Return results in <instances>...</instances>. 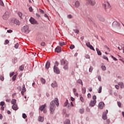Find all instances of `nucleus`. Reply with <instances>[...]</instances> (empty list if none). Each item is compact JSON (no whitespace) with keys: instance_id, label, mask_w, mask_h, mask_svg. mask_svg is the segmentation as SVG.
<instances>
[{"instance_id":"obj_1","label":"nucleus","mask_w":124,"mask_h":124,"mask_svg":"<svg viewBox=\"0 0 124 124\" xmlns=\"http://www.w3.org/2000/svg\"><path fill=\"white\" fill-rule=\"evenodd\" d=\"M55 104H56L57 106H59V105H60V103H59V99L58 98H55L54 100L52 101L50 103L49 106L50 114H54V112H55V109H56V106H55Z\"/></svg>"},{"instance_id":"obj_2","label":"nucleus","mask_w":124,"mask_h":124,"mask_svg":"<svg viewBox=\"0 0 124 124\" xmlns=\"http://www.w3.org/2000/svg\"><path fill=\"white\" fill-rule=\"evenodd\" d=\"M61 62L62 65H64L63 68L65 70L68 69V62L67 61H64V60L62 59L61 61Z\"/></svg>"},{"instance_id":"obj_3","label":"nucleus","mask_w":124,"mask_h":124,"mask_svg":"<svg viewBox=\"0 0 124 124\" xmlns=\"http://www.w3.org/2000/svg\"><path fill=\"white\" fill-rule=\"evenodd\" d=\"M103 6L106 11H108V10L111 8V5L108 2H105V3L103 4Z\"/></svg>"},{"instance_id":"obj_4","label":"nucleus","mask_w":124,"mask_h":124,"mask_svg":"<svg viewBox=\"0 0 124 124\" xmlns=\"http://www.w3.org/2000/svg\"><path fill=\"white\" fill-rule=\"evenodd\" d=\"M86 3H87L88 5L94 6L96 2H95V0H86Z\"/></svg>"},{"instance_id":"obj_5","label":"nucleus","mask_w":124,"mask_h":124,"mask_svg":"<svg viewBox=\"0 0 124 124\" xmlns=\"http://www.w3.org/2000/svg\"><path fill=\"white\" fill-rule=\"evenodd\" d=\"M22 31L25 33H29L30 32V30H29V26L25 25L22 28Z\"/></svg>"},{"instance_id":"obj_6","label":"nucleus","mask_w":124,"mask_h":124,"mask_svg":"<svg viewBox=\"0 0 124 124\" xmlns=\"http://www.w3.org/2000/svg\"><path fill=\"white\" fill-rule=\"evenodd\" d=\"M9 11H6L2 16V19H3V20H7V19L9 18Z\"/></svg>"},{"instance_id":"obj_7","label":"nucleus","mask_w":124,"mask_h":124,"mask_svg":"<svg viewBox=\"0 0 124 124\" xmlns=\"http://www.w3.org/2000/svg\"><path fill=\"white\" fill-rule=\"evenodd\" d=\"M112 26L116 29V30H120L121 29V26H120V23L117 22H114L112 24Z\"/></svg>"},{"instance_id":"obj_8","label":"nucleus","mask_w":124,"mask_h":124,"mask_svg":"<svg viewBox=\"0 0 124 124\" xmlns=\"http://www.w3.org/2000/svg\"><path fill=\"white\" fill-rule=\"evenodd\" d=\"M30 22L31 23V24H36V25H38V23L34 18L33 17H31V19H30Z\"/></svg>"},{"instance_id":"obj_9","label":"nucleus","mask_w":124,"mask_h":124,"mask_svg":"<svg viewBox=\"0 0 124 124\" xmlns=\"http://www.w3.org/2000/svg\"><path fill=\"white\" fill-rule=\"evenodd\" d=\"M26 85L25 84H23L22 86V89L21 91V94L22 95H25V93H26Z\"/></svg>"},{"instance_id":"obj_10","label":"nucleus","mask_w":124,"mask_h":124,"mask_svg":"<svg viewBox=\"0 0 124 124\" xmlns=\"http://www.w3.org/2000/svg\"><path fill=\"white\" fill-rule=\"evenodd\" d=\"M54 71L57 74H60V70H59V68L56 65L54 66Z\"/></svg>"},{"instance_id":"obj_11","label":"nucleus","mask_w":124,"mask_h":124,"mask_svg":"<svg viewBox=\"0 0 124 124\" xmlns=\"http://www.w3.org/2000/svg\"><path fill=\"white\" fill-rule=\"evenodd\" d=\"M104 103L103 102H101L98 104V108L100 109H103V107L105 106Z\"/></svg>"},{"instance_id":"obj_12","label":"nucleus","mask_w":124,"mask_h":124,"mask_svg":"<svg viewBox=\"0 0 124 124\" xmlns=\"http://www.w3.org/2000/svg\"><path fill=\"white\" fill-rule=\"evenodd\" d=\"M107 112H104L103 114V120H107V114L108 113V110H106Z\"/></svg>"},{"instance_id":"obj_13","label":"nucleus","mask_w":124,"mask_h":124,"mask_svg":"<svg viewBox=\"0 0 124 124\" xmlns=\"http://www.w3.org/2000/svg\"><path fill=\"white\" fill-rule=\"evenodd\" d=\"M12 109L14 110L15 111H17L19 109V108H18V105L17 104L13 105L12 107Z\"/></svg>"},{"instance_id":"obj_14","label":"nucleus","mask_w":124,"mask_h":124,"mask_svg":"<svg viewBox=\"0 0 124 124\" xmlns=\"http://www.w3.org/2000/svg\"><path fill=\"white\" fill-rule=\"evenodd\" d=\"M55 52L56 53H60V52H62V47H61V46H57L55 48Z\"/></svg>"},{"instance_id":"obj_15","label":"nucleus","mask_w":124,"mask_h":124,"mask_svg":"<svg viewBox=\"0 0 124 124\" xmlns=\"http://www.w3.org/2000/svg\"><path fill=\"white\" fill-rule=\"evenodd\" d=\"M96 104V100L91 101L89 105H90V106H91L92 107H93V106H94V105H95Z\"/></svg>"},{"instance_id":"obj_16","label":"nucleus","mask_w":124,"mask_h":124,"mask_svg":"<svg viewBox=\"0 0 124 124\" xmlns=\"http://www.w3.org/2000/svg\"><path fill=\"white\" fill-rule=\"evenodd\" d=\"M51 87H52V88H55L56 87H58V83H57V82L56 81H54L51 84Z\"/></svg>"},{"instance_id":"obj_17","label":"nucleus","mask_w":124,"mask_h":124,"mask_svg":"<svg viewBox=\"0 0 124 124\" xmlns=\"http://www.w3.org/2000/svg\"><path fill=\"white\" fill-rule=\"evenodd\" d=\"M118 48L120 51L123 50V53H124V45H122L121 46H119Z\"/></svg>"},{"instance_id":"obj_18","label":"nucleus","mask_w":124,"mask_h":124,"mask_svg":"<svg viewBox=\"0 0 124 124\" xmlns=\"http://www.w3.org/2000/svg\"><path fill=\"white\" fill-rule=\"evenodd\" d=\"M50 62L49 61H47L46 64V69H48L50 67Z\"/></svg>"},{"instance_id":"obj_19","label":"nucleus","mask_w":124,"mask_h":124,"mask_svg":"<svg viewBox=\"0 0 124 124\" xmlns=\"http://www.w3.org/2000/svg\"><path fill=\"white\" fill-rule=\"evenodd\" d=\"M46 107V105H43L41 106V107L39 108V109L40 110V111H43L44 110V109H45Z\"/></svg>"},{"instance_id":"obj_20","label":"nucleus","mask_w":124,"mask_h":124,"mask_svg":"<svg viewBox=\"0 0 124 124\" xmlns=\"http://www.w3.org/2000/svg\"><path fill=\"white\" fill-rule=\"evenodd\" d=\"M75 7L78 8L80 6V2L79 1H77L75 3Z\"/></svg>"},{"instance_id":"obj_21","label":"nucleus","mask_w":124,"mask_h":124,"mask_svg":"<svg viewBox=\"0 0 124 124\" xmlns=\"http://www.w3.org/2000/svg\"><path fill=\"white\" fill-rule=\"evenodd\" d=\"M14 24H15L16 25L19 26V25H20V22L17 19H14Z\"/></svg>"},{"instance_id":"obj_22","label":"nucleus","mask_w":124,"mask_h":124,"mask_svg":"<svg viewBox=\"0 0 124 124\" xmlns=\"http://www.w3.org/2000/svg\"><path fill=\"white\" fill-rule=\"evenodd\" d=\"M118 84L119 85V86H120V88H121V89H123V88H124V83H123V82H118Z\"/></svg>"},{"instance_id":"obj_23","label":"nucleus","mask_w":124,"mask_h":124,"mask_svg":"<svg viewBox=\"0 0 124 124\" xmlns=\"http://www.w3.org/2000/svg\"><path fill=\"white\" fill-rule=\"evenodd\" d=\"M96 50L97 51V53L98 55V56H101L102 54H101V51H100V50H99V49L98 48H96Z\"/></svg>"},{"instance_id":"obj_24","label":"nucleus","mask_w":124,"mask_h":124,"mask_svg":"<svg viewBox=\"0 0 124 124\" xmlns=\"http://www.w3.org/2000/svg\"><path fill=\"white\" fill-rule=\"evenodd\" d=\"M38 121H39V122H43V121H44V118L39 116V118H38Z\"/></svg>"},{"instance_id":"obj_25","label":"nucleus","mask_w":124,"mask_h":124,"mask_svg":"<svg viewBox=\"0 0 124 124\" xmlns=\"http://www.w3.org/2000/svg\"><path fill=\"white\" fill-rule=\"evenodd\" d=\"M24 65H21L19 67V70H20V71H23V70H24Z\"/></svg>"},{"instance_id":"obj_26","label":"nucleus","mask_w":124,"mask_h":124,"mask_svg":"<svg viewBox=\"0 0 124 124\" xmlns=\"http://www.w3.org/2000/svg\"><path fill=\"white\" fill-rule=\"evenodd\" d=\"M64 124H70V121L68 119L66 120L65 121Z\"/></svg>"},{"instance_id":"obj_27","label":"nucleus","mask_w":124,"mask_h":124,"mask_svg":"<svg viewBox=\"0 0 124 124\" xmlns=\"http://www.w3.org/2000/svg\"><path fill=\"white\" fill-rule=\"evenodd\" d=\"M11 103L13 105L16 104V99H13L11 101Z\"/></svg>"},{"instance_id":"obj_28","label":"nucleus","mask_w":124,"mask_h":124,"mask_svg":"<svg viewBox=\"0 0 124 124\" xmlns=\"http://www.w3.org/2000/svg\"><path fill=\"white\" fill-rule=\"evenodd\" d=\"M77 83H78V84H81L82 85V86H83V81H82V80L78 79L77 81Z\"/></svg>"},{"instance_id":"obj_29","label":"nucleus","mask_w":124,"mask_h":124,"mask_svg":"<svg viewBox=\"0 0 124 124\" xmlns=\"http://www.w3.org/2000/svg\"><path fill=\"white\" fill-rule=\"evenodd\" d=\"M84 112H85V109L84 108L80 109L79 110V112L80 114H83Z\"/></svg>"},{"instance_id":"obj_30","label":"nucleus","mask_w":124,"mask_h":124,"mask_svg":"<svg viewBox=\"0 0 124 124\" xmlns=\"http://www.w3.org/2000/svg\"><path fill=\"white\" fill-rule=\"evenodd\" d=\"M70 49L71 50H73V49H74V48H75V46L73 45H71L70 46Z\"/></svg>"},{"instance_id":"obj_31","label":"nucleus","mask_w":124,"mask_h":124,"mask_svg":"<svg viewBox=\"0 0 124 124\" xmlns=\"http://www.w3.org/2000/svg\"><path fill=\"white\" fill-rule=\"evenodd\" d=\"M59 45L60 46H64V45H65V43L63 42H59Z\"/></svg>"},{"instance_id":"obj_32","label":"nucleus","mask_w":124,"mask_h":124,"mask_svg":"<svg viewBox=\"0 0 124 124\" xmlns=\"http://www.w3.org/2000/svg\"><path fill=\"white\" fill-rule=\"evenodd\" d=\"M102 91V87L100 86V87H99V90H98V93H101Z\"/></svg>"},{"instance_id":"obj_33","label":"nucleus","mask_w":124,"mask_h":124,"mask_svg":"<svg viewBox=\"0 0 124 124\" xmlns=\"http://www.w3.org/2000/svg\"><path fill=\"white\" fill-rule=\"evenodd\" d=\"M101 68H102V70H103L104 71L106 70V66H105L104 65L101 66Z\"/></svg>"},{"instance_id":"obj_34","label":"nucleus","mask_w":124,"mask_h":124,"mask_svg":"<svg viewBox=\"0 0 124 124\" xmlns=\"http://www.w3.org/2000/svg\"><path fill=\"white\" fill-rule=\"evenodd\" d=\"M0 5H1V6H4V4L1 0H0Z\"/></svg>"},{"instance_id":"obj_35","label":"nucleus","mask_w":124,"mask_h":124,"mask_svg":"<svg viewBox=\"0 0 124 124\" xmlns=\"http://www.w3.org/2000/svg\"><path fill=\"white\" fill-rule=\"evenodd\" d=\"M90 48V49H91V50H93V51H95V50H94V48H93V46H90L88 47Z\"/></svg>"},{"instance_id":"obj_36","label":"nucleus","mask_w":124,"mask_h":124,"mask_svg":"<svg viewBox=\"0 0 124 124\" xmlns=\"http://www.w3.org/2000/svg\"><path fill=\"white\" fill-rule=\"evenodd\" d=\"M18 16L20 17V18H21V19H22V13L19 12L18 13Z\"/></svg>"},{"instance_id":"obj_37","label":"nucleus","mask_w":124,"mask_h":124,"mask_svg":"<svg viewBox=\"0 0 124 124\" xmlns=\"http://www.w3.org/2000/svg\"><path fill=\"white\" fill-rule=\"evenodd\" d=\"M41 82L43 84H45L46 81H45V79L44 78H41Z\"/></svg>"},{"instance_id":"obj_38","label":"nucleus","mask_w":124,"mask_h":124,"mask_svg":"<svg viewBox=\"0 0 124 124\" xmlns=\"http://www.w3.org/2000/svg\"><path fill=\"white\" fill-rule=\"evenodd\" d=\"M86 45L87 47H88V48L90 46H91V43L90 42L86 43Z\"/></svg>"},{"instance_id":"obj_39","label":"nucleus","mask_w":124,"mask_h":124,"mask_svg":"<svg viewBox=\"0 0 124 124\" xmlns=\"http://www.w3.org/2000/svg\"><path fill=\"white\" fill-rule=\"evenodd\" d=\"M93 70V68L92 66H90L89 68V72H92Z\"/></svg>"},{"instance_id":"obj_40","label":"nucleus","mask_w":124,"mask_h":124,"mask_svg":"<svg viewBox=\"0 0 124 124\" xmlns=\"http://www.w3.org/2000/svg\"><path fill=\"white\" fill-rule=\"evenodd\" d=\"M9 43V40H6L4 43V45H7V44H8Z\"/></svg>"},{"instance_id":"obj_41","label":"nucleus","mask_w":124,"mask_h":124,"mask_svg":"<svg viewBox=\"0 0 124 124\" xmlns=\"http://www.w3.org/2000/svg\"><path fill=\"white\" fill-rule=\"evenodd\" d=\"M0 80H1V81H3L4 80V77L2 76H0Z\"/></svg>"},{"instance_id":"obj_42","label":"nucleus","mask_w":124,"mask_h":124,"mask_svg":"<svg viewBox=\"0 0 124 124\" xmlns=\"http://www.w3.org/2000/svg\"><path fill=\"white\" fill-rule=\"evenodd\" d=\"M18 47H19V44L17 43L15 45V48L18 49Z\"/></svg>"},{"instance_id":"obj_43","label":"nucleus","mask_w":124,"mask_h":124,"mask_svg":"<svg viewBox=\"0 0 124 124\" xmlns=\"http://www.w3.org/2000/svg\"><path fill=\"white\" fill-rule=\"evenodd\" d=\"M22 118H23V119H26V118H27V115H26L25 113H23L22 114Z\"/></svg>"},{"instance_id":"obj_44","label":"nucleus","mask_w":124,"mask_h":124,"mask_svg":"<svg viewBox=\"0 0 124 124\" xmlns=\"http://www.w3.org/2000/svg\"><path fill=\"white\" fill-rule=\"evenodd\" d=\"M39 12H40V13H42V14H44L45 12L44 11L42 10L41 9H39Z\"/></svg>"},{"instance_id":"obj_45","label":"nucleus","mask_w":124,"mask_h":124,"mask_svg":"<svg viewBox=\"0 0 124 124\" xmlns=\"http://www.w3.org/2000/svg\"><path fill=\"white\" fill-rule=\"evenodd\" d=\"M111 57L113 59V60L114 61H118V60L117 59V58H115L114 56H113L112 55H111Z\"/></svg>"},{"instance_id":"obj_46","label":"nucleus","mask_w":124,"mask_h":124,"mask_svg":"<svg viewBox=\"0 0 124 124\" xmlns=\"http://www.w3.org/2000/svg\"><path fill=\"white\" fill-rule=\"evenodd\" d=\"M80 100L81 101V102H84V98H83L82 96H81L80 97Z\"/></svg>"},{"instance_id":"obj_47","label":"nucleus","mask_w":124,"mask_h":124,"mask_svg":"<svg viewBox=\"0 0 124 124\" xmlns=\"http://www.w3.org/2000/svg\"><path fill=\"white\" fill-rule=\"evenodd\" d=\"M4 104H5V103H4V102H3V101L1 102L0 103V106H3V105H4Z\"/></svg>"},{"instance_id":"obj_48","label":"nucleus","mask_w":124,"mask_h":124,"mask_svg":"<svg viewBox=\"0 0 124 124\" xmlns=\"http://www.w3.org/2000/svg\"><path fill=\"white\" fill-rule=\"evenodd\" d=\"M103 59H104V60H107V61H108V62H109V59H108V58L107 57L104 56Z\"/></svg>"},{"instance_id":"obj_49","label":"nucleus","mask_w":124,"mask_h":124,"mask_svg":"<svg viewBox=\"0 0 124 124\" xmlns=\"http://www.w3.org/2000/svg\"><path fill=\"white\" fill-rule=\"evenodd\" d=\"M85 58L86 59H90L91 57H90L89 55L87 54L85 55Z\"/></svg>"},{"instance_id":"obj_50","label":"nucleus","mask_w":124,"mask_h":124,"mask_svg":"<svg viewBox=\"0 0 124 124\" xmlns=\"http://www.w3.org/2000/svg\"><path fill=\"white\" fill-rule=\"evenodd\" d=\"M74 31H75L76 33H79V31L78 30H74Z\"/></svg>"},{"instance_id":"obj_51","label":"nucleus","mask_w":124,"mask_h":124,"mask_svg":"<svg viewBox=\"0 0 124 124\" xmlns=\"http://www.w3.org/2000/svg\"><path fill=\"white\" fill-rule=\"evenodd\" d=\"M67 17L69 19H71V18H72V16L71 15H69Z\"/></svg>"},{"instance_id":"obj_52","label":"nucleus","mask_w":124,"mask_h":124,"mask_svg":"<svg viewBox=\"0 0 124 124\" xmlns=\"http://www.w3.org/2000/svg\"><path fill=\"white\" fill-rule=\"evenodd\" d=\"M115 87L117 89V90H119L120 89V86H119V85H116Z\"/></svg>"},{"instance_id":"obj_53","label":"nucleus","mask_w":124,"mask_h":124,"mask_svg":"<svg viewBox=\"0 0 124 124\" xmlns=\"http://www.w3.org/2000/svg\"><path fill=\"white\" fill-rule=\"evenodd\" d=\"M16 79V75H15L13 77L12 79L13 80V81H15Z\"/></svg>"},{"instance_id":"obj_54","label":"nucleus","mask_w":124,"mask_h":124,"mask_svg":"<svg viewBox=\"0 0 124 124\" xmlns=\"http://www.w3.org/2000/svg\"><path fill=\"white\" fill-rule=\"evenodd\" d=\"M117 103H118V105L119 107H122V104L120 102H118Z\"/></svg>"},{"instance_id":"obj_55","label":"nucleus","mask_w":124,"mask_h":124,"mask_svg":"<svg viewBox=\"0 0 124 124\" xmlns=\"http://www.w3.org/2000/svg\"><path fill=\"white\" fill-rule=\"evenodd\" d=\"M87 96H88V98H91L92 95H91V93H89L87 95Z\"/></svg>"},{"instance_id":"obj_56","label":"nucleus","mask_w":124,"mask_h":124,"mask_svg":"<svg viewBox=\"0 0 124 124\" xmlns=\"http://www.w3.org/2000/svg\"><path fill=\"white\" fill-rule=\"evenodd\" d=\"M45 42H42L41 43V46H45Z\"/></svg>"},{"instance_id":"obj_57","label":"nucleus","mask_w":124,"mask_h":124,"mask_svg":"<svg viewBox=\"0 0 124 124\" xmlns=\"http://www.w3.org/2000/svg\"><path fill=\"white\" fill-rule=\"evenodd\" d=\"M105 48H106V49H107V50L108 51H110V48H109V47H108V46H105Z\"/></svg>"},{"instance_id":"obj_58","label":"nucleus","mask_w":124,"mask_h":124,"mask_svg":"<svg viewBox=\"0 0 124 124\" xmlns=\"http://www.w3.org/2000/svg\"><path fill=\"white\" fill-rule=\"evenodd\" d=\"M93 98L94 100H95V99H96V96L94 95L93 96Z\"/></svg>"},{"instance_id":"obj_59","label":"nucleus","mask_w":124,"mask_h":124,"mask_svg":"<svg viewBox=\"0 0 124 124\" xmlns=\"http://www.w3.org/2000/svg\"><path fill=\"white\" fill-rule=\"evenodd\" d=\"M86 111H87V112H90L91 109H90V108H86Z\"/></svg>"},{"instance_id":"obj_60","label":"nucleus","mask_w":124,"mask_h":124,"mask_svg":"<svg viewBox=\"0 0 124 124\" xmlns=\"http://www.w3.org/2000/svg\"><path fill=\"white\" fill-rule=\"evenodd\" d=\"M17 90H18V91H19V92H21V87L18 86V87H17Z\"/></svg>"},{"instance_id":"obj_61","label":"nucleus","mask_w":124,"mask_h":124,"mask_svg":"<svg viewBox=\"0 0 124 124\" xmlns=\"http://www.w3.org/2000/svg\"><path fill=\"white\" fill-rule=\"evenodd\" d=\"M14 73H15L14 72L11 73L10 75V77H12V76H13V75H14Z\"/></svg>"},{"instance_id":"obj_62","label":"nucleus","mask_w":124,"mask_h":124,"mask_svg":"<svg viewBox=\"0 0 124 124\" xmlns=\"http://www.w3.org/2000/svg\"><path fill=\"white\" fill-rule=\"evenodd\" d=\"M29 10L30 12H32V8L31 7L29 8Z\"/></svg>"},{"instance_id":"obj_63","label":"nucleus","mask_w":124,"mask_h":124,"mask_svg":"<svg viewBox=\"0 0 124 124\" xmlns=\"http://www.w3.org/2000/svg\"><path fill=\"white\" fill-rule=\"evenodd\" d=\"M12 31H13L11 30H7V32H9L10 33L12 32Z\"/></svg>"},{"instance_id":"obj_64","label":"nucleus","mask_w":124,"mask_h":124,"mask_svg":"<svg viewBox=\"0 0 124 124\" xmlns=\"http://www.w3.org/2000/svg\"><path fill=\"white\" fill-rule=\"evenodd\" d=\"M44 16L46 17V18H47V19H49V16H48V15H47V14H45Z\"/></svg>"}]
</instances>
